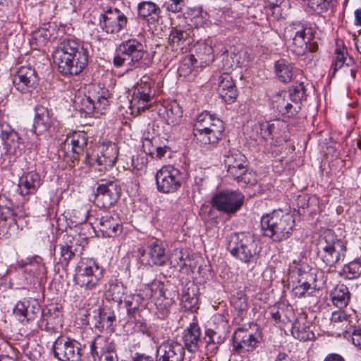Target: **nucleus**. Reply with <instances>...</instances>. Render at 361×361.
<instances>
[{"label": "nucleus", "instance_id": "nucleus-1", "mask_svg": "<svg viewBox=\"0 0 361 361\" xmlns=\"http://www.w3.org/2000/svg\"><path fill=\"white\" fill-rule=\"evenodd\" d=\"M224 131L223 121L207 111L197 116L193 128L197 144L209 149L216 146L221 139Z\"/></svg>", "mask_w": 361, "mask_h": 361}, {"label": "nucleus", "instance_id": "nucleus-2", "mask_svg": "<svg viewBox=\"0 0 361 361\" xmlns=\"http://www.w3.org/2000/svg\"><path fill=\"white\" fill-rule=\"evenodd\" d=\"M261 226L264 235L274 242H281L289 238L295 230L293 215L282 210H274L261 218Z\"/></svg>", "mask_w": 361, "mask_h": 361}, {"label": "nucleus", "instance_id": "nucleus-3", "mask_svg": "<svg viewBox=\"0 0 361 361\" xmlns=\"http://www.w3.org/2000/svg\"><path fill=\"white\" fill-rule=\"evenodd\" d=\"M284 37L292 40L289 48L298 56H302L308 51H316L318 49L312 29L306 24L300 22L293 23L286 28Z\"/></svg>", "mask_w": 361, "mask_h": 361}, {"label": "nucleus", "instance_id": "nucleus-4", "mask_svg": "<svg viewBox=\"0 0 361 361\" xmlns=\"http://www.w3.org/2000/svg\"><path fill=\"white\" fill-rule=\"evenodd\" d=\"M317 255L326 265L335 266L346 254V243L331 230L325 231L317 243Z\"/></svg>", "mask_w": 361, "mask_h": 361}, {"label": "nucleus", "instance_id": "nucleus-5", "mask_svg": "<svg viewBox=\"0 0 361 361\" xmlns=\"http://www.w3.org/2000/svg\"><path fill=\"white\" fill-rule=\"evenodd\" d=\"M227 249L231 254L243 262L254 260L259 252L255 236L250 233H235L230 235Z\"/></svg>", "mask_w": 361, "mask_h": 361}, {"label": "nucleus", "instance_id": "nucleus-6", "mask_svg": "<svg viewBox=\"0 0 361 361\" xmlns=\"http://www.w3.org/2000/svg\"><path fill=\"white\" fill-rule=\"evenodd\" d=\"M244 198V195L239 191L224 190L216 192L210 200L211 207L207 215L212 219L218 217L216 211L233 215L241 208Z\"/></svg>", "mask_w": 361, "mask_h": 361}, {"label": "nucleus", "instance_id": "nucleus-7", "mask_svg": "<svg viewBox=\"0 0 361 361\" xmlns=\"http://www.w3.org/2000/svg\"><path fill=\"white\" fill-rule=\"evenodd\" d=\"M104 276V269L92 258L82 259L75 269L74 281L86 290H93L99 285Z\"/></svg>", "mask_w": 361, "mask_h": 361}, {"label": "nucleus", "instance_id": "nucleus-8", "mask_svg": "<svg viewBox=\"0 0 361 361\" xmlns=\"http://www.w3.org/2000/svg\"><path fill=\"white\" fill-rule=\"evenodd\" d=\"M157 190L162 193H173L178 190L183 182L182 173L173 166H164L156 174Z\"/></svg>", "mask_w": 361, "mask_h": 361}, {"label": "nucleus", "instance_id": "nucleus-9", "mask_svg": "<svg viewBox=\"0 0 361 361\" xmlns=\"http://www.w3.org/2000/svg\"><path fill=\"white\" fill-rule=\"evenodd\" d=\"M52 350L55 357L61 361H79L82 356L81 344L71 338L59 337Z\"/></svg>", "mask_w": 361, "mask_h": 361}, {"label": "nucleus", "instance_id": "nucleus-10", "mask_svg": "<svg viewBox=\"0 0 361 361\" xmlns=\"http://www.w3.org/2000/svg\"><path fill=\"white\" fill-rule=\"evenodd\" d=\"M83 48L78 42L72 39L66 38L60 42L52 54L59 72L63 68H67L68 64L71 61V59H73V57Z\"/></svg>", "mask_w": 361, "mask_h": 361}, {"label": "nucleus", "instance_id": "nucleus-11", "mask_svg": "<svg viewBox=\"0 0 361 361\" xmlns=\"http://www.w3.org/2000/svg\"><path fill=\"white\" fill-rule=\"evenodd\" d=\"M121 189L114 181L99 184L97 188L94 201L97 207L109 208L120 198Z\"/></svg>", "mask_w": 361, "mask_h": 361}, {"label": "nucleus", "instance_id": "nucleus-12", "mask_svg": "<svg viewBox=\"0 0 361 361\" xmlns=\"http://www.w3.org/2000/svg\"><path fill=\"white\" fill-rule=\"evenodd\" d=\"M127 17L118 8H109L100 15L99 25L106 33H118L127 25Z\"/></svg>", "mask_w": 361, "mask_h": 361}, {"label": "nucleus", "instance_id": "nucleus-13", "mask_svg": "<svg viewBox=\"0 0 361 361\" xmlns=\"http://www.w3.org/2000/svg\"><path fill=\"white\" fill-rule=\"evenodd\" d=\"M38 82V76L35 68L31 66H21L13 76L15 88L23 94L30 92Z\"/></svg>", "mask_w": 361, "mask_h": 361}, {"label": "nucleus", "instance_id": "nucleus-14", "mask_svg": "<svg viewBox=\"0 0 361 361\" xmlns=\"http://www.w3.org/2000/svg\"><path fill=\"white\" fill-rule=\"evenodd\" d=\"M258 340L255 334L243 329H238L233 335V355H243L253 351L257 348Z\"/></svg>", "mask_w": 361, "mask_h": 361}, {"label": "nucleus", "instance_id": "nucleus-15", "mask_svg": "<svg viewBox=\"0 0 361 361\" xmlns=\"http://www.w3.org/2000/svg\"><path fill=\"white\" fill-rule=\"evenodd\" d=\"M119 51L127 56L129 64L133 63L136 67H141L142 64H145L142 60L147 55V52L145 49V46L136 39L123 42L119 46Z\"/></svg>", "mask_w": 361, "mask_h": 361}, {"label": "nucleus", "instance_id": "nucleus-16", "mask_svg": "<svg viewBox=\"0 0 361 361\" xmlns=\"http://www.w3.org/2000/svg\"><path fill=\"white\" fill-rule=\"evenodd\" d=\"M331 68L333 69V75H335L338 70L343 68L344 73L346 74L349 73L353 80L355 79L358 70L354 59L348 56L347 50L344 47L336 49Z\"/></svg>", "mask_w": 361, "mask_h": 361}, {"label": "nucleus", "instance_id": "nucleus-17", "mask_svg": "<svg viewBox=\"0 0 361 361\" xmlns=\"http://www.w3.org/2000/svg\"><path fill=\"white\" fill-rule=\"evenodd\" d=\"M35 110V116L32 130L35 135H39L49 131L54 125L56 119L51 110L43 106L38 105Z\"/></svg>", "mask_w": 361, "mask_h": 361}, {"label": "nucleus", "instance_id": "nucleus-18", "mask_svg": "<svg viewBox=\"0 0 361 361\" xmlns=\"http://www.w3.org/2000/svg\"><path fill=\"white\" fill-rule=\"evenodd\" d=\"M42 183L41 176L37 171L24 172L18 180L17 191L23 197L30 196L37 192Z\"/></svg>", "mask_w": 361, "mask_h": 361}, {"label": "nucleus", "instance_id": "nucleus-19", "mask_svg": "<svg viewBox=\"0 0 361 361\" xmlns=\"http://www.w3.org/2000/svg\"><path fill=\"white\" fill-rule=\"evenodd\" d=\"M184 356V347L173 341L162 343L157 350V359L159 360L183 361Z\"/></svg>", "mask_w": 361, "mask_h": 361}, {"label": "nucleus", "instance_id": "nucleus-20", "mask_svg": "<svg viewBox=\"0 0 361 361\" xmlns=\"http://www.w3.org/2000/svg\"><path fill=\"white\" fill-rule=\"evenodd\" d=\"M0 137L8 153H16L22 143L19 134L6 122L0 123Z\"/></svg>", "mask_w": 361, "mask_h": 361}, {"label": "nucleus", "instance_id": "nucleus-21", "mask_svg": "<svg viewBox=\"0 0 361 361\" xmlns=\"http://www.w3.org/2000/svg\"><path fill=\"white\" fill-rule=\"evenodd\" d=\"M184 348L190 353H196L203 343L201 339V331L197 323H190L183 333Z\"/></svg>", "mask_w": 361, "mask_h": 361}, {"label": "nucleus", "instance_id": "nucleus-22", "mask_svg": "<svg viewBox=\"0 0 361 361\" xmlns=\"http://www.w3.org/2000/svg\"><path fill=\"white\" fill-rule=\"evenodd\" d=\"M96 220L98 221L100 231L107 237H115L122 232L123 226L116 215L106 214Z\"/></svg>", "mask_w": 361, "mask_h": 361}, {"label": "nucleus", "instance_id": "nucleus-23", "mask_svg": "<svg viewBox=\"0 0 361 361\" xmlns=\"http://www.w3.org/2000/svg\"><path fill=\"white\" fill-rule=\"evenodd\" d=\"M218 92L220 97L228 104H232L236 100L238 91L230 74L224 73L219 77Z\"/></svg>", "mask_w": 361, "mask_h": 361}, {"label": "nucleus", "instance_id": "nucleus-24", "mask_svg": "<svg viewBox=\"0 0 361 361\" xmlns=\"http://www.w3.org/2000/svg\"><path fill=\"white\" fill-rule=\"evenodd\" d=\"M291 334L293 337L301 341H312L314 338L310 323L303 314L300 315L293 322Z\"/></svg>", "mask_w": 361, "mask_h": 361}, {"label": "nucleus", "instance_id": "nucleus-25", "mask_svg": "<svg viewBox=\"0 0 361 361\" xmlns=\"http://www.w3.org/2000/svg\"><path fill=\"white\" fill-rule=\"evenodd\" d=\"M88 51L83 48L73 59H71V61L68 64L67 68H61L59 72L63 75H77L80 74L88 63Z\"/></svg>", "mask_w": 361, "mask_h": 361}, {"label": "nucleus", "instance_id": "nucleus-26", "mask_svg": "<svg viewBox=\"0 0 361 361\" xmlns=\"http://www.w3.org/2000/svg\"><path fill=\"white\" fill-rule=\"evenodd\" d=\"M61 326V313L57 307L49 309L47 313L42 312V318L38 322V326L49 333L56 332Z\"/></svg>", "mask_w": 361, "mask_h": 361}, {"label": "nucleus", "instance_id": "nucleus-27", "mask_svg": "<svg viewBox=\"0 0 361 361\" xmlns=\"http://www.w3.org/2000/svg\"><path fill=\"white\" fill-rule=\"evenodd\" d=\"M272 106L281 115H288L289 116H295L301 109L300 106L293 104L287 97V92L276 94L273 98Z\"/></svg>", "mask_w": 361, "mask_h": 361}, {"label": "nucleus", "instance_id": "nucleus-28", "mask_svg": "<svg viewBox=\"0 0 361 361\" xmlns=\"http://www.w3.org/2000/svg\"><path fill=\"white\" fill-rule=\"evenodd\" d=\"M159 115L167 125L176 126L181 121L183 111L180 105L176 101H173L165 105L162 110L160 109Z\"/></svg>", "mask_w": 361, "mask_h": 361}, {"label": "nucleus", "instance_id": "nucleus-29", "mask_svg": "<svg viewBox=\"0 0 361 361\" xmlns=\"http://www.w3.org/2000/svg\"><path fill=\"white\" fill-rule=\"evenodd\" d=\"M138 17L148 23H157L160 18L161 9L152 1H142L137 5Z\"/></svg>", "mask_w": 361, "mask_h": 361}, {"label": "nucleus", "instance_id": "nucleus-30", "mask_svg": "<svg viewBox=\"0 0 361 361\" xmlns=\"http://www.w3.org/2000/svg\"><path fill=\"white\" fill-rule=\"evenodd\" d=\"M198 288L193 283H188L182 291L181 302L185 309L193 310L197 308L199 297Z\"/></svg>", "mask_w": 361, "mask_h": 361}, {"label": "nucleus", "instance_id": "nucleus-31", "mask_svg": "<svg viewBox=\"0 0 361 361\" xmlns=\"http://www.w3.org/2000/svg\"><path fill=\"white\" fill-rule=\"evenodd\" d=\"M148 255L152 263L156 266H164L168 260L165 247L157 239L148 245Z\"/></svg>", "mask_w": 361, "mask_h": 361}, {"label": "nucleus", "instance_id": "nucleus-32", "mask_svg": "<svg viewBox=\"0 0 361 361\" xmlns=\"http://www.w3.org/2000/svg\"><path fill=\"white\" fill-rule=\"evenodd\" d=\"M166 290L164 294L160 296V302L162 303V310L159 313V317L164 318L169 313V308L176 302L178 297V290L176 287L170 284H166Z\"/></svg>", "mask_w": 361, "mask_h": 361}, {"label": "nucleus", "instance_id": "nucleus-33", "mask_svg": "<svg viewBox=\"0 0 361 361\" xmlns=\"http://www.w3.org/2000/svg\"><path fill=\"white\" fill-rule=\"evenodd\" d=\"M116 345L113 341H110L104 336H98L94 338L90 345L91 353L93 356L102 357V355L108 353L111 349L115 348Z\"/></svg>", "mask_w": 361, "mask_h": 361}, {"label": "nucleus", "instance_id": "nucleus-34", "mask_svg": "<svg viewBox=\"0 0 361 361\" xmlns=\"http://www.w3.org/2000/svg\"><path fill=\"white\" fill-rule=\"evenodd\" d=\"M166 290V284L160 281H154L150 284H147L145 286L144 291L145 292L146 296H149L154 300L158 308L160 307L159 308L162 309V303L160 302V296L164 294Z\"/></svg>", "mask_w": 361, "mask_h": 361}, {"label": "nucleus", "instance_id": "nucleus-35", "mask_svg": "<svg viewBox=\"0 0 361 361\" xmlns=\"http://www.w3.org/2000/svg\"><path fill=\"white\" fill-rule=\"evenodd\" d=\"M69 141L71 145V150L75 154L73 157L76 159L84 152V149L87 145V138L83 133H74L71 135H68L66 140V144H68Z\"/></svg>", "mask_w": 361, "mask_h": 361}, {"label": "nucleus", "instance_id": "nucleus-36", "mask_svg": "<svg viewBox=\"0 0 361 361\" xmlns=\"http://www.w3.org/2000/svg\"><path fill=\"white\" fill-rule=\"evenodd\" d=\"M190 38L189 30H183L177 27H172L169 42L173 49H178L183 46Z\"/></svg>", "mask_w": 361, "mask_h": 361}, {"label": "nucleus", "instance_id": "nucleus-37", "mask_svg": "<svg viewBox=\"0 0 361 361\" xmlns=\"http://www.w3.org/2000/svg\"><path fill=\"white\" fill-rule=\"evenodd\" d=\"M125 291L126 287L123 283L114 279L109 281L106 295L109 299L120 304L122 302Z\"/></svg>", "mask_w": 361, "mask_h": 361}, {"label": "nucleus", "instance_id": "nucleus-38", "mask_svg": "<svg viewBox=\"0 0 361 361\" xmlns=\"http://www.w3.org/2000/svg\"><path fill=\"white\" fill-rule=\"evenodd\" d=\"M275 71L279 80L285 83L293 78V66L286 59H280L275 63Z\"/></svg>", "mask_w": 361, "mask_h": 361}, {"label": "nucleus", "instance_id": "nucleus-39", "mask_svg": "<svg viewBox=\"0 0 361 361\" xmlns=\"http://www.w3.org/2000/svg\"><path fill=\"white\" fill-rule=\"evenodd\" d=\"M287 97L293 105L300 106L302 101L306 99V88L303 82L293 85L289 88Z\"/></svg>", "mask_w": 361, "mask_h": 361}, {"label": "nucleus", "instance_id": "nucleus-40", "mask_svg": "<svg viewBox=\"0 0 361 361\" xmlns=\"http://www.w3.org/2000/svg\"><path fill=\"white\" fill-rule=\"evenodd\" d=\"M350 300V293L344 285L337 286L333 293L332 301L335 305L341 308L345 307Z\"/></svg>", "mask_w": 361, "mask_h": 361}, {"label": "nucleus", "instance_id": "nucleus-41", "mask_svg": "<svg viewBox=\"0 0 361 361\" xmlns=\"http://www.w3.org/2000/svg\"><path fill=\"white\" fill-rule=\"evenodd\" d=\"M109 91L106 89H102L100 93L98 92L97 94L92 95V99L94 102L97 114H103L104 113V110L109 104Z\"/></svg>", "mask_w": 361, "mask_h": 361}, {"label": "nucleus", "instance_id": "nucleus-42", "mask_svg": "<svg viewBox=\"0 0 361 361\" xmlns=\"http://www.w3.org/2000/svg\"><path fill=\"white\" fill-rule=\"evenodd\" d=\"M116 320V315L114 312L110 310L103 309L99 312V325L98 327L102 329L113 330V324ZM97 326V325L96 326Z\"/></svg>", "mask_w": 361, "mask_h": 361}, {"label": "nucleus", "instance_id": "nucleus-43", "mask_svg": "<svg viewBox=\"0 0 361 361\" xmlns=\"http://www.w3.org/2000/svg\"><path fill=\"white\" fill-rule=\"evenodd\" d=\"M341 274L348 279L358 278L361 276V261L354 260L345 265Z\"/></svg>", "mask_w": 361, "mask_h": 361}, {"label": "nucleus", "instance_id": "nucleus-44", "mask_svg": "<svg viewBox=\"0 0 361 361\" xmlns=\"http://www.w3.org/2000/svg\"><path fill=\"white\" fill-rule=\"evenodd\" d=\"M188 262H190L188 255H185L180 250H175L170 258V263L173 267L178 269L180 271H183L187 268Z\"/></svg>", "mask_w": 361, "mask_h": 361}, {"label": "nucleus", "instance_id": "nucleus-45", "mask_svg": "<svg viewBox=\"0 0 361 361\" xmlns=\"http://www.w3.org/2000/svg\"><path fill=\"white\" fill-rule=\"evenodd\" d=\"M99 152L106 159L107 165H114L118 157V148L115 144L109 143L107 145H103Z\"/></svg>", "mask_w": 361, "mask_h": 361}, {"label": "nucleus", "instance_id": "nucleus-46", "mask_svg": "<svg viewBox=\"0 0 361 361\" xmlns=\"http://www.w3.org/2000/svg\"><path fill=\"white\" fill-rule=\"evenodd\" d=\"M87 158L88 163L90 165L93 166H97V170L99 172H104L114 166L106 164V159L104 157V156H103L102 154H100L99 152H98L96 154H87Z\"/></svg>", "mask_w": 361, "mask_h": 361}, {"label": "nucleus", "instance_id": "nucleus-47", "mask_svg": "<svg viewBox=\"0 0 361 361\" xmlns=\"http://www.w3.org/2000/svg\"><path fill=\"white\" fill-rule=\"evenodd\" d=\"M245 157L239 152L232 153L225 156L224 163L227 166V169H230L233 166L238 168L245 165Z\"/></svg>", "mask_w": 361, "mask_h": 361}, {"label": "nucleus", "instance_id": "nucleus-48", "mask_svg": "<svg viewBox=\"0 0 361 361\" xmlns=\"http://www.w3.org/2000/svg\"><path fill=\"white\" fill-rule=\"evenodd\" d=\"M28 301L30 305L29 307L26 308L25 311L26 323L35 320L37 317L38 314L42 312L41 307L37 300L35 299H30Z\"/></svg>", "mask_w": 361, "mask_h": 361}, {"label": "nucleus", "instance_id": "nucleus-49", "mask_svg": "<svg viewBox=\"0 0 361 361\" xmlns=\"http://www.w3.org/2000/svg\"><path fill=\"white\" fill-rule=\"evenodd\" d=\"M29 301L27 299H24L23 300L18 301L13 310V314L23 324L25 323L26 321V315L25 311L26 308L29 307Z\"/></svg>", "mask_w": 361, "mask_h": 361}, {"label": "nucleus", "instance_id": "nucleus-50", "mask_svg": "<svg viewBox=\"0 0 361 361\" xmlns=\"http://www.w3.org/2000/svg\"><path fill=\"white\" fill-rule=\"evenodd\" d=\"M235 310L238 312V315L243 317L248 310L247 298L245 295L235 298L233 301Z\"/></svg>", "mask_w": 361, "mask_h": 361}, {"label": "nucleus", "instance_id": "nucleus-51", "mask_svg": "<svg viewBox=\"0 0 361 361\" xmlns=\"http://www.w3.org/2000/svg\"><path fill=\"white\" fill-rule=\"evenodd\" d=\"M152 81L147 76H143L140 82L135 86L134 92H146L148 94H154L152 90Z\"/></svg>", "mask_w": 361, "mask_h": 361}, {"label": "nucleus", "instance_id": "nucleus-52", "mask_svg": "<svg viewBox=\"0 0 361 361\" xmlns=\"http://www.w3.org/2000/svg\"><path fill=\"white\" fill-rule=\"evenodd\" d=\"M298 283L299 284L295 286L292 290L295 296L301 298L305 296L307 294L310 295L313 293L314 288L311 287L309 283H300V281H299Z\"/></svg>", "mask_w": 361, "mask_h": 361}, {"label": "nucleus", "instance_id": "nucleus-53", "mask_svg": "<svg viewBox=\"0 0 361 361\" xmlns=\"http://www.w3.org/2000/svg\"><path fill=\"white\" fill-rule=\"evenodd\" d=\"M51 34L49 30L44 28L38 29L32 34V39L39 44H44L51 38Z\"/></svg>", "mask_w": 361, "mask_h": 361}, {"label": "nucleus", "instance_id": "nucleus-54", "mask_svg": "<svg viewBox=\"0 0 361 361\" xmlns=\"http://www.w3.org/2000/svg\"><path fill=\"white\" fill-rule=\"evenodd\" d=\"M69 250H71L73 254L80 255L83 250V247L81 246L79 243V239L72 237L71 235H67L66 240L64 243Z\"/></svg>", "mask_w": 361, "mask_h": 361}, {"label": "nucleus", "instance_id": "nucleus-55", "mask_svg": "<svg viewBox=\"0 0 361 361\" xmlns=\"http://www.w3.org/2000/svg\"><path fill=\"white\" fill-rule=\"evenodd\" d=\"M331 0H308L309 6L317 12L326 11Z\"/></svg>", "mask_w": 361, "mask_h": 361}, {"label": "nucleus", "instance_id": "nucleus-56", "mask_svg": "<svg viewBox=\"0 0 361 361\" xmlns=\"http://www.w3.org/2000/svg\"><path fill=\"white\" fill-rule=\"evenodd\" d=\"M164 6L168 11L178 13L181 11L185 6V0H169L165 2Z\"/></svg>", "mask_w": 361, "mask_h": 361}, {"label": "nucleus", "instance_id": "nucleus-57", "mask_svg": "<svg viewBox=\"0 0 361 361\" xmlns=\"http://www.w3.org/2000/svg\"><path fill=\"white\" fill-rule=\"evenodd\" d=\"M128 315L130 319H133L136 323H141V325H145L141 316L142 310L139 307H136L132 305H126Z\"/></svg>", "mask_w": 361, "mask_h": 361}, {"label": "nucleus", "instance_id": "nucleus-58", "mask_svg": "<svg viewBox=\"0 0 361 361\" xmlns=\"http://www.w3.org/2000/svg\"><path fill=\"white\" fill-rule=\"evenodd\" d=\"M268 20H279L282 17V9L281 6H265Z\"/></svg>", "mask_w": 361, "mask_h": 361}, {"label": "nucleus", "instance_id": "nucleus-59", "mask_svg": "<svg viewBox=\"0 0 361 361\" xmlns=\"http://www.w3.org/2000/svg\"><path fill=\"white\" fill-rule=\"evenodd\" d=\"M145 297L141 294L133 295L130 298L126 300V305H132L141 309L144 306Z\"/></svg>", "mask_w": 361, "mask_h": 361}, {"label": "nucleus", "instance_id": "nucleus-60", "mask_svg": "<svg viewBox=\"0 0 361 361\" xmlns=\"http://www.w3.org/2000/svg\"><path fill=\"white\" fill-rule=\"evenodd\" d=\"M152 104V102L132 99L130 101V107L133 109H136L138 113H140L141 111H145L146 109H149Z\"/></svg>", "mask_w": 361, "mask_h": 361}, {"label": "nucleus", "instance_id": "nucleus-61", "mask_svg": "<svg viewBox=\"0 0 361 361\" xmlns=\"http://www.w3.org/2000/svg\"><path fill=\"white\" fill-rule=\"evenodd\" d=\"M147 154H138L135 157H133V158L132 159V162H133V165L134 166V167L136 168L137 170H142L145 167H146V166L147 165V163H148V159H147Z\"/></svg>", "mask_w": 361, "mask_h": 361}, {"label": "nucleus", "instance_id": "nucleus-62", "mask_svg": "<svg viewBox=\"0 0 361 361\" xmlns=\"http://www.w3.org/2000/svg\"><path fill=\"white\" fill-rule=\"evenodd\" d=\"M348 314L343 310L335 311L332 313L331 322L334 325L341 324L342 322H348Z\"/></svg>", "mask_w": 361, "mask_h": 361}, {"label": "nucleus", "instance_id": "nucleus-63", "mask_svg": "<svg viewBox=\"0 0 361 361\" xmlns=\"http://www.w3.org/2000/svg\"><path fill=\"white\" fill-rule=\"evenodd\" d=\"M129 361H156V360L151 355L136 352L130 355Z\"/></svg>", "mask_w": 361, "mask_h": 361}, {"label": "nucleus", "instance_id": "nucleus-64", "mask_svg": "<svg viewBox=\"0 0 361 361\" xmlns=\"http://www.w3.org/2000/svg\"><path fill=\"white\" fill-rule=\"evenodd\" d=\"M348 334L351 335L353 345L361 349V328L356 326Z\"/></svg>", "mask_w": 361, "mask_h": 361}]
</instances>
